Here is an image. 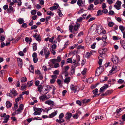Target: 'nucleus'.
I'll use <instances>...</instances> for the list:
<instances>
[{
  "instance_id": "1",
  "label": "nucleus",
  "mask_w": 125,
  "mask_h": 125,
  "mask_svg": "<svg viewBox=\"0 0 125 125\" xmlns=\"http://www.w3.org/2000/svg\"><path fill=\"white\" fill-rule=\"evenodd\" d=\"M69 68V67L68 66H66L64 67L63 68H62L61 73L62 74H65V77L68 76L69 75L68 70Z\"/></svg>"
},
{
  "instance_id": "2",
  "label": "nucleus",
  "mask_w": 125,
  "mask_h": 125,
  "mask_svg": "<svg viewBox=\"0 0 125 125\" xmlns=\"http://www.w3.org/2000/svg\"><path fill=\"white\" fill-rule=\"evenodd\" d=\"M43 50H44V54L45 58L46 59H47L49 57L50 53L48 50V49L46 47H44Z\"/></svg>"
},
{
  "instance_id": "3",
  "label": "nucleus",
  "mask_w": 125,
  "mask_h": 125,
  "mask_svg": "<svg viewBox=\"0 0 125 125\" xmlns=\"http://www.w3.org/2000/svg\"><path fill=\"white\" fill-rule=\"evenodd\" d=\"M23 105L22 104H21L19 106V107L18 109L15 111L17 115L21 113L22 112V110L23 109Z\"/></svg>"
},
{
  "instance_id": "4",
  "label": "nucleus",
  "mask_w": 125,
  "mask_h": 125,
  "mask_svg": "<svg viewBox=\"0 0 125 125\" xmlns=\"http://www.w3.org/2000/svg\"><path fill=\"white\" fill-rule=\"evenodd\" d=\"M85 3L84 0H78L77 4L79 6L83 7L84 6Z\"/></svg>"
},
{
  "instance_id": "5",
  "label": "nucleus",
  "mask_w": 125,
  "mask_h": 125,
  "mask_svg": "<svg viewBox=\"0 0 125 125\" xmlns=\"http://www.w3.org/2000/svg\"><path fill=\"white\" fill-rule=\"evenodd\" d=\"M111 60L114 63L116 64L118 61V57L116 56H113L111 58Z\"/></svg>"
},
{
  "instance_id": "6",
  "label": "nucleus",
  "mask_w": 125,
  "mask_h": 125,
  "mask_svg": "<svg viewBox=\"0 0 125 125\" xmlns=\"http://www.w3.org/2000/svg\"><path fill=\"white\" fill-rule=\"evenodd\" d=\"M59 5L56 3H55L54 4V6L51 7L50 8V10H55L57 9L59 7Z\"/></svg>"
},
{
  "instance_id": "7",
  "label": "nucleus",
  "mask_w": 125,
  "mask_h": 125,
  "mask_svg": "<svg viewBox=\"0 0 125 125\" xmlns=\"http://www.w3.org/2000/svg\"><path fill=\"white\" fill-rule=\"evenodd\" d=\"M46 104H47L48 105L52 104L51 106L52 107L54 105H55V103H54V102L50 100H49L45 101L44 102Z\"/></svg>"
},
{
  "instance_id": "8",
  "label": "nucleus",
  "mask_w": 125,
  "mask_h": 125,
  "mask_svg": "<svg viewBox=\"0 0 125 125\" xmlns=\"http://www.w3.org/2000/svg\"><path fill=\"white\" fill-rule=\"evenodd\" d=\"M67 116L65 117V119L67 121H70V119L72 115V114L71 113H67L66 114Z\"/></svg>"
},
{
  "instance_id": "9",
  "label": "nucleus",
  "mask_w": 125,
  "mask_h": 125,
  "mask_svg": "<svg viewBox=\"0 0 125 125\" xmlns=\"http://www.w3.org/2000/svg\"><path fill=\"white\" fill-rule=\"evenodd\" d=\"M10 92L13 95V96L14 97L17 96L18 94V93H17V91L15 90L14 88H13L10 91Z\"/></svg>"
},
{
  "instance_id": "10",
  "label": "nucleus",
  "mask_w": 125,
  "mask_h": 125,
  "mask_svg": "<svg viewBox=\"0 0 125 125\" xmlns=\"http://www.w3.org/2000/svg\"><path fill=\"white\" fill-rule=\"evenodd\" d=\"M54 112H53L49 115V118H52L56 115L57 113V111H54Z\"/></svg>"
},
{
  "instance_id": "11",
  "label": "nucleus",
  "mask_w": 125,
  "mask_h": 125,
  "mask_svg": "<svg viewBox=\"0 0 125 125\" xmlns=\"http://www.w3.org/2000/svg\"><path fill=\"white\" fill-rule=\"evenodd\" d=\"M18 59L19 60H18L17 59V60L18 64V66L20 68H21L22 67L23 64L22 60L20 58H19Z\"/></svg>"
},
{
  "instance_id": "12",
  "label": "nucleus",
  "mask_w": 125,
  "mask_h": 125,
  "mask_svg": "<svg viewBox=\"0 0 125 125\" xmlns=\"http://www.w3.org/2000/svg\"><path fill=\"white\" fill-rule=\"evenodd\" d=\"M13 8L11 6H9V8L7 9V11L8 13H10L11 12L14 11H13Z\"/></svg>"
},
{
  "instance_id": "13",
  "label": "nucleus",
  "mask_w": 125,
  "mask_h": 125,
  "mask_svg": "<svg viewBox=\"0 0 125 125\" xmlns=\"http://www.w3.org/2000/svg\"><path fill=\"white\" fill-rule=\"evenodd\" d=\"M120 43L121 46H122L124 49H125V40H121L120 41Z\"/></svg>"
},
{
  "instance_id": "14",
  "label": "nucleus",
  "mask_w": 125,
  "mask_h": 125,
  "mask_svg": "<svg viewBox=\"0 0 125 125\" xmlns=\"http://www.w3.org/2000/svg\"><path fill=\"white\" fill-rule=\"evenodd\" d=\"M71 69L70 71V75H73L74 73L75 68L73 66H72Z\"/></svg>"
},
{
  "instance_id": "15",
  "label": "nucleus",
  "mask_w": 125,
  "mask_h": 125,
  "mask_svg": "<svg viewBox=\"0 0 125 125\" xmlns=\"http://www.w3.org/2000/svg\"><path fill=\"white\" fill-rule=\"evenodd\" d=\"M6 107L8 108L11 107L12 104L10 103L9 101H7L6 102Z\"/></svg>"
},
{
  "instance_id": "16",
  "label": "nucleus",
  "mask_w": 125,
  "mask_h": 125,
  "mask_svg": "<svg viewBox=\"0 0 125 125\" xmlns=\"http://www.w3.org/2000/svg\"><path fill=\"white\" fill-rule=\"evenodd\" d=\"M91 101V99H88L87 100L86 99H84L82 101V103H83V104H84L87 103L89 102H90Z\"/></svg>"
},
{
  "instance_id": "17",
  "label": "nucleus",
  "mask_w": 125,
  "mask_h": 125,
  "mask_svg": "<svg viewBox=\"0 0 125 125\" xmlns=\"http://www.w3.org/2000/svg\"><path fill=\"white\" fill-rule=\"evenodd\" d=\"M17 22L20 24H22L25 21L23 18H19L17 20Z\"/></svg>"
},
{
  "instance_id": "18",
  "label": "nucleus",
  "mask_w": 125,
  "mask_h": 125,
  "mask_svg": "<svg viewBox=\"0 0 125 125\" xmlns=\"http://www.w3.org/2000/svg\"><path fill=\"white\" fill-rule=\"evenodd\" d=\"M100 69L99 68H97L96 69L95 73V74L96 76H98L101 73H100Z\"/></svg>"
},
{
  "instance_id": "19",
  "label": "nucleus",
  "mask_w": 125,
  "mask_h": 125,
  "mask_svg": "<svg viewBox=\"0 0 125 125\" xmlns=\"http://www.w3.org/2000/svg\"><path fill=\"white\" fill-rule=\"evenodd\" d=\"M22 97V98H23V97H22V94L20 95L19 97H18L15 99V102H16V103H17L21 99Z\"/></svg>"
},
{
  "instance_id": "20",
  "label": "nucleus",
  "mask_w": 125,
  "mask_h": 125,
  "mask_svg": "<svg viewBox=\"0 0 125 125\" xmlns=\"http://www.w3.org/2000/svg\"><path fill=\"white\" fill-rule=\"evenodd\" d=\"M33 49L34 51H36L37 49V44L36 43H34L33 44Z\"/></svg>"
},
{
  "instance_id": "21",
  "label": "nucleus",
  "mask_w": 125,
  "mask_h": 125,
  "mask_svg": "<svg viewBox=\"0 0 125 125\" xmlns=\"http://www.w3.org/2000/svg\"><path fill=\"white\" fill-rule=\"evenodd\" d=\"M54 66L53 65H51L50 67L52 68H56L59 67V65L58 63H56L54 64Z\"/></svg>"
},
{
  "instance_id": "22",
  "label": "nucleus",
  "mask_w": 125,
  "mask_h": 125,
  "mask_svg": "<svg viewBox=\"0 0 125 125\" xmlns=\"http://www.w3.org/2000/svg\"><path fill=\"white\" fill-rule=\"evenodd\" d=\"M27 79L26 77L21 78V83H24L27 81Z\"/></svg>"
},
{
  "instance_id": "23",
  "label": "nucleus",
  "mask_w": 125,
  "mask_h": 125,
  "mask_svg": "<svg viewBox=\"0 0 125 125\" xmlns=\"http://www.w3.org/2000/svg\"><path fill=\"white\" fill-rule=\"evenodd\" d=\"M70 77L66 78L64 80V82L65 83H66L67 84H68L70 81Z\"/></svg>"
},
{
  "instance_id": "24",
  "label": "nucleus",
  "mask_w": 125,
  "mask_h": 125,
  "mask_svg": "<svg viewBox=\"0 0 125 125\" xmlns=\"http://www.w3.org/2000/svg\"><path fill=\"white\" fill-rule=\"evenodd\" d=\"M27 86L25 83L23 84L21 86V90L22 91H24L26 90Z\"/></svg>"
},
{
  "instance_id": "25",
  "label": "nucleus",
  "mask_w": 125,
  "mask_h": 125,
  "mask_svg": "<svg viewBox=\"0 0 125 125\" xmlns=\"http://www.w3.org/2000/svg\"><path fill=\"white\" fill-rule=\"evenodd\" d=\"M38 86L37 88L38 91L40 92L41 93L42 92V90L43 89V87H42V85L41 84Z\"/></svg>"
},
{
  "instance_id": "26",
  "label": "nucleus",
  "mask_w": 125,
  "mask_h": 125,
  "mask_svg": "<svg viewBox=\"0 0 125 125\" xmlns=\"http://www.w3.org/2000/svg\"><path fill=\"white\" fill-rule=\"evenodd\" d=\"M80 25L79 23L75 25L74 26V30L75 31H77Z\"/></svg>"
},
{
  "instance_id": "27",
  "label": "nucleus",
  "mask_w": 125,
  "mask_h": 125,
  "mask_svg": "<svg viewBox=\"0 0 125 125\" xmlns=\"http://www.w3.org/2000/svg\"><path fill=\"white\" fill-rule=\"evenodd\" d=\"M56 122L59 123L60 124H61L62 122H64V120L63 119L59 120L57 119L56 120Z\"/></svg>"
},
{
  "instance_id": "28",
  "label": "nucleus",
  "mask_w": 125,
  "mask_h": 125,
  "mask_svg": "<svg viewBox=\"0 0 125 125\" xmlns=\"http://www.w3.org/2000/svg\"><path fill=\"white\" fill-rule=\"evenodd\" d=\"M119 29L122 32L124 31L125 27L122 25H120L119 26Z\"/></svg>"
},
{
  "instance_id": "29",
  "label": "nucleus",
  "mask_w": 125,
  "mask_h": 125,
  "mask_svg": "<svg viewBox=\"0 0 125 125\" xmlns=\"http://www.w3.org/2000/svg\"><path fill=\"white\" fill-rule=\"evenodd\" d=\"M35 38L36 40L38 42H39L41 41V38L40 34H39L38 36Z\"/></svg>"
},
{
  "instance_id": "30",
  "label": "nucleus",
  "mask_w": 125,
  "mask_h": 125,
  "mask_svg": "<svg viewBox=\"0 0 125 125\" xmlns=\"http://www.w3.org/2000/svg\"><path fill=\"white\" fill-rule=\"evenodd\" d=\"M75 88L74 85L73 84H72L71 85L70 88L73 91L74 93L75 92V90L74 89Z\"/></svg>"
},
{
  "instance_id": "31",
  "label": "nucleus",
  "mask_w": 125,
  "mask_h": 125,
  "mask_svg": "<svg viewBox=\"0 0 125 125\" xmlns=\"http://www.w3.org/2000/svg\"><path fill=\"white\" fill-rule=\"evenodd\" d=\"M106 89L105 87L103 86L100 88L99 91L100 93L102 92L105 90Z\"/></svg>"
},
{
  "instance_id": "32",
  "label": "nucleus",
  "mask_w": 125,
  "mask_h": 125,
  "mask_svg": "<svg viewBox=\"0 0 125 125\" xmlns=\"http://www.w3.org/2000/svg\"><path fill=\"white\" fill-rule=\"evenodd\" d=\"M45 91H47V92H43V94H44L46 95V94L50 90V88H49V87H48V88H47V89H45Z\"/></svg>"
},
{
  "instance_id": "33",
  "label": "nucleus",
  "mask_w": 125,
  "mask_h": 125,
  "mask_svg": "<svg viewBox=\"0 0 125 125\" xmlns=\"http://www.w3.org/2000/svg\"><path fill=\"white\" fill-rule=\"evenodd\" d=\"M62 36L60 35H58V36L57 38V41L58 42H60V41L62 39Z\"/></svg>"
},
{
  "instance_id": "34",
  "label": "nucleus",
  "mask_w": 125,
  "mask_h": 125,
  "mask_svg": "<svg viewBox=\"0 0 125 125\" xmlns=\"http://www.w3.org/2000/svg\"><path fill=\"white\" fill-rule=\"evenodd\" d=\"M102 11L101 10H99L97 12V15L98 16L101 15L102 14Z\"/></svg>"
},
{
  "instance_id": "35",
  "label": "nucleus",
  "mask_w": 125,
  "mask_h": 125,
  "mask_svg": "<svg viewBox=\"0 0 125 125\" xmlns=\"http://www.w3.org/2000/svg\"><path fill=\"white\" fill-rule=\"evenodd\" d=\"M33 81H31L30 82H28L27 83V84L29 85L28 87H30L32 86L33 84Z\"/></svg>"
},
{
  "instance_id": "36",
  "label": "nucleus",
  "mask_w": 125,
  "mask_h": 125,
  "mask_svg": "<svg viewBox=\"0 0 125 125\" xmlns=\"http://www.w3.org/2000/svg\"><path fill=\"white\" fill-rule=\"evenodd\" d=\"M56 60L57 61V62H59L61 60V58L60 56H58Z\"/></svg>"
},
{
  "instance_id": "37",
  "label": "nucleus",
  "mask_w": 125,
  "mask_h": 125,
  "mask_svg": "<svg viewBox=\"0 0 125 125\" xmlns=\"http://www.w3.org/2000/svg\"><path fill=\"white\" fill-rule=\"evenodd\" d=\"M112 92V91L108 90L105 92V94H106V95H107L111 94Z\"/></svg>"
},
{
  "instance_id": "38",
  "label": "nucleus",
  "mask_w": 125,
  "mask_h": 125,
  "mask_svg": "<svg viewBox=\"0 0 125 125\" xmlns=\"http://www.w3.org/2000/svg\"><path fill=\"white\" fill-rule=\"evenodd\" d=\"M117 68V67L115 66V67L114 66H113L112 69L109 71V73H112V72L114 71Z\"/></svg>"
},
{
  "instance_id": "39",
  "label": "nucleus",
  "mask_w": 125,
  "mask_h": 125,
  "mask_svg": "<svg viewBox=\"0 0 125 125\" xmlns=\"http://www.w3.org/2000/svg\"><path fill=\"white\" fill-rule=\"evenodd\" d=\"M87 69L86 68H84L83 71L81 72V74L83 75H84L86 72Z\"/></svg>"
},
{
  "instance_id": "40",
  "label": "nucleus",
  "mask_w": 125,
  "mask_h": 125,
  "mask_svg": "<svg viewBox=\"0 0 125 125\" xmlns=\"http://www.w3.org/2000/svg\"><path fill=\"white\" fill-rule=\"evenodd\" d=\"M101 27H102V26H100L99 25H98L96 26V30L97 31V33L98 34H99V27H100V28L101 29V30H102V29H101Z\"/></svg>"
},
{
  "instance_id": "41",
  "label": "nucleus",
  "mask_w": 125,
  "mask_h": 125,
  "mask_svg": "<svg viewBox=\"0 0 125 125\" xmlns=\"http://www.w3.org/2000/svg\"><path fill=\"white\" fill-rule=\"evenodd\" d=\"M94 7L93 4H92L90 5L89 7L88 8V10H90L93 9Z\"/></svg>"
},
{
  "instance_id": "42",
  "label": "nucleus",
  "mask_w": 125,
  "mask_h": 125,
  "mask_svg": "<svg viewBox=\"0 0 125 125\" xmlns=\"http://www.w3.org/2000/svg\"><path fill=\"white\" fill-rule=\"evenodd\" d=\"M114 23L112 22H109L108 24V25L109 26L111 27H112L114 25Z\"/></svg>"
},
{
  "instance_id": "43",
  "label": "nucleus",
  "mask_w": 125,
  "mask_h": 125,
  "mask_svg": "<svg viewBox=\"0 0 125 125\" xmlns=\"http://www.w3.org/2000/svg\"><path fill=\"white\" fill-rule=\"evenodd\" d=\"M54 14L53 12L52 13V12L50 11H48L47 13V15L50 16H53L54 15Z\"/></svg>"
},
{
  "instance_id": "44",
  "label": "nucleus",
  "mask_w": 125,
  "mask_h": 125,
  "mask_svg": "<svg viewBox=\"0 0 125 125\" xmlns=\"http://www.w3.org/2000/svg\"><path fill=\"white\" fill-rule=\"evenodd\" d=\"M39 98L41 101H44L45 100L43 95L40 96Z\"/></svg>"
},
{
  "instance_id": "45",
  "label": "nucleus",
  "mask_w": 125,
  "mask_h": 125,
  "mask_svg": "<svg viewBox=\"0 0 125 125\" xmlns=\"http://www.w3.org/2000/svg\"><path fill=\"white\" fill-rule=\"evenodd\" d=\"M41 114V112L36 111H35V112L33 113L34 115H40Z\"/></svg>"
},
{
  "instance_id": "46",
  "label": "nucleus",
  "mask_w": 125,
  "mask_h": 125,
  "mask_svg": "<svg viewBox=\"0 0 125 125\" xmlns=\"http://www.w3.org/2000/svg\"><path fill=\"white\" fill-rule=\"evenodd\" d=\"M43 78V76L41 74H40L39 75L38 79L39 80H42Z\"/></svg>"
},
{
  "instance_id": "47",
  "label": "nucleus",
  "mask_w": 125,
  "mask_h": 125,
  "mask_svg": "<svg viewBox=\"0 0 125 125\" xmlns=\"http://www.w3.org/2000/svg\"><path fill=\"white\" fill-rule=\"evenodd\" d=\"M98 92V90L97 88L95 89L93 91V92L94 94H96Z\"/></svg>"
},
{
  "instance_id": "48",
  "label": "nucleus",
  "mask_w": 125,
  "mask_h": 125,
  "mask_svg": "<svg viewBox=\"0 0 125 125\" xmlns=\"http://www.w3.org/2000/svg\"><path fill=\"white\" fill-rule=\"evenodd\" d=\"M117 82L119 84H121L123 83L124 82V81L123 80L119 79L117 81Z\"/></svg>"
},
{
  "instance_id": "49",
  "label": "nucleus",
  "mask_w": 125,
  "mask_h": 125,
  "mask_svg": "<svg viewBox=\"0 0 125 125\" xmlns=\"http://www.w3.org/2000/svg\"><path fill=\"white\" fill-rule=\"evenodd\" d=\"M31 13L32 15H34L36 13V10H34L31 11Z\"/></svg>"
},
{
  "instance_id": "50",
  "label": "nucleus",
  "mask_w": 125,
  "mask_h": 125,
  "mask_svg": "<svg viewBox=\"0 0 125 125\" xmlns=\"http://www.w3.org/2000/svg\"><path fill=\"white\" fill-rule=\"evenodd\" d=\"M66 62L67 63L72 62V59L70 58H69L67 59Z\"/></svg>"
},
{
  "instance_id": "51",
  "label": "nucleus",
  "mask_w": 125,
  "mask_h": 125,
  "mask_svg": "<svg viewBox=\"0 0 125 125\" xmlns=\"http://www.w3.org/2000/svg\"><path fill=\"white\" fill-rule=\"evenodd\" d=\"M30 67H31V71H30V72L33 73H34V70L33 66L32 65H31L30 66Z\"/></svg>"
},
{
  "instance_id": "52",
  "label": "nucleus",
  "mask_w": 125,
  "mask_h": 125,
  "mask_svg": "<svg viewBox=\"0 0 125 125\" xmlns=\"http://www.w3.org/2000/svg\"><path fill=\"white\" fill-rule=\"evenodd\" d=\"M41 109L40 108H39L34 107L33 110L34 111H39L40 112Z\"/></svg>"
},
{
  "instance_id": "53",
  "label": "nucleus",
  "mask_w": 125,
  "mask_h": 125,
  "mask_svg": "<svg viewBox=\"0 0 125 125\" xmlns=\"http://www.w3.org/2000/svg\"><path fill=\"white\" fill-rule=\"evenodd\" d=\"M50 61L53 64H55V62H57V61L56 60V59H52Z\"/></svg>"
},
{
  "instance_id": "54",
  "label": "nucleus",
  "mask_w": 125,
  "mask_h": 125,
  "mask_svg": "<svg viewBox=\"0 0 125 125\" xmlns=\"http://www.w3.org/2000/svg\"><path fill=\"white\" fill-rule=\"evenodd\" d=\"M64 116V115L63 113H61L60 114L59 116V118L60 119L62 118Z\"/></svg>"
},
{
  "instance_id": "55",
  "label": "nucleus",
  "mask_w": 125,
  "mask_h": 125,
  "mask_svg": "<svg viewBox=\"0 0 125 125\" xmlns=\"http://www.w3.org/2000/svg\"><path fill=\"white\" fill-rule=\"evenodd\" d=\"M65 62V61L64 60H62L61 61V65L62 67H63V65L64 64Z\"/></svg>"
},
{
  "instance_id": "56",
  "label": "nucleus",
  "mask_w": 125,
  "mask_h": 125,
  "mask_svg": "<svg viewBox=\"0 0 125 125\" xmlns=\"http://www.w3.org/2000/svg\"><path fill=\"white\" fill-rule=\"evenodd\" d=\"M35 73L36 74H41L40 71L39 70H37L35 71Z\"/></svg>"
},
{
  "instance_id": "57",
  "label": "nucleus",
  "mask_w": 125,
  "mask_h": 125,
  "mask_svg": "<svg viewBox=\"0 0 125 125\" xmlns=\"http://www.w3.org/2000/svg\"><path fill=\"white\" fill-rule=\"evenodd\" d=\"M106 38L107 37L106 35H103L102 37V40L103 41H106Z\"/></svg>"
},
{
  "instance_id": "58",
  "label": "nucleus",
  "mask_w": 125,
  "mask_h": 125,
  "mask_svg": "<svg viewBox=\"0 0 125 125\" xmlns=\"http://www.w3.org/2000/svg\"><path fill=\"white\" fill-rule=\"evenodd\" d=\"M73 117L74 119H77L78 117L79 116L76 113L73 116Z\"/></svg>"
},
{
  "instance_id": "59",
  "label": "nucleus",
  "mask_w": 125,
  "mask_h": 125,
  "mask_svg": "<svg viewBox=\"0 0 125 125\" xmlns=\"http://www.w3.org/2000/svg\"><path fill=\"white\" fill-rule=\"evenodd\" d=\"M114 7L117 10H119L120 9V6H117L115 5L114 6Z\"/></svg>"
},
{
  "instance_id": "60",
  "label": "nucleus",
  "mask_w": 125,
  "mask_h": 125,
  "mask_svg": "<svg viewBox=\"0 0 125 125\" xmlns=\"http://www.w3.org/2000/svg\"><path fill=\"white\" fill-rule=\"evenodd\" d=\"M22 25V27L23 28H26L27 27V25L26 23H23Z\"/></svg>"
},
{
  "instance_id": "61",
  "label": "nucleus",
  "mask_w": 125,
  "mask_h": 125,
  "mask_svg": "<svg viewBox=\"0 0 125 125\" xmlns=\"http://www.w3.org/2000/svg\"><path fill=\"white\" fill-rule=\"evenodd\" d=\"M5 118H4V119L5 120H8L9 118L10 117V116L9 115H6L5 117Z\"/></svg>"
},
{
  "instance_id": "62",
  "label": "nucleus",
  "mask_w": 125,
  "mask_h": 125,
  "mask_svg": "<svg viewBox=\"0 0 125 125\" xmlns=\"http://www.w3.org/2000/svg\"><path fill=\"white\" fill-rule=\"evenodd\" d=\"M85 57L87 58H89L90 55V53L89 52H87L86 53Z\"/></svg>"
},
{
  "instance_id": "63",
  "label": "nucleus",
  "mask_w": 125,
  "mask_h": 125,
  "mask_svg": "<svg viewBox=\"0 0 125 125\" xmlns=\"http://www.w3.org/2000/svg\"><path fill=\"white\" fill-rule=\"evenodd\" d=\"M56 48V45L55 44H53L52 46V50L55 49Z\"/></svg>"
},
{
  "instance_id": "64",
  "label": "nucleus",
  "mask_w": 125,
  "mask_h": 125,
  "mask_svg": "<svg viewBox=\"0 0 125 125\" xmlns=\"http://www.w3.org/2000/svg\"><path fill=\"white\" fill-rule=\"evenodd\" d=\"M37 28V26L35 25H33L31 27V29L32 30L36 29Z\"/></svg>"
}]
</instances>
